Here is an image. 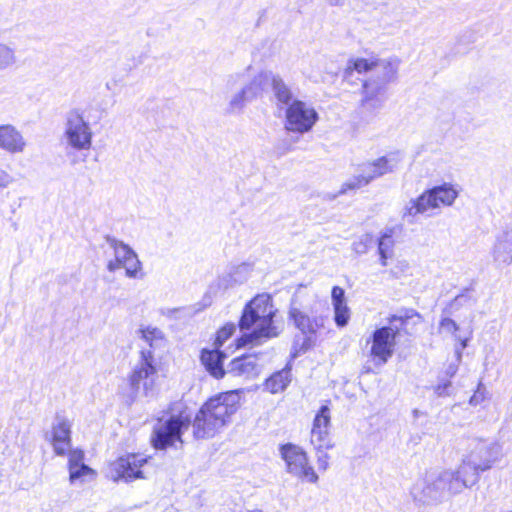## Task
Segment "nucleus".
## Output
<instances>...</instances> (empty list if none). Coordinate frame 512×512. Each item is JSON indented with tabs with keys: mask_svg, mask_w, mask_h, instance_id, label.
Segmentation results:
<instances>
[{
	"mask_svg": "<svg viewBox=\"0 0 512 512\" xmlns=\"http://www.w3.org/2000/svg\"><path fill=\"white\" fill-rule=\"evenodd\" d=\"M331 299L334 308V321L338 327H344L350 319V310L345 299V291L340 286H333Z\"/></svg>",
	"mask_w": 512,
	"mask_h": 512,
	"instance_id": "obj_21",
	"label": "nucleus"
},
{
	"mask_svg": "<svg viewBox=\"0 0 512 512\" xmlns=\"http://www.w3.org/2000/svg\"><path fill=\"white\" fill-rule=\"evenodd\" d=\"M289 315L298 327L303 326L308 321V317L297 308H292Z\"/></svg>",
	"mask_w": 512,
	"mask_h": 512,
	"instance_id": "obj_32",
	"label": "nucleus"
},
{
	"mask_svg": "<svg viewBox=\"0 0 512 512\" xmlns=\"http://www.w3.org/2000/svg\"><path fill=\"white\" fill-rule=\"evenodd\" d=\"M226 354L217 348H204L200 352V362L205 370L215 379H222L226 375L224 360Z\"/></svg>",
	"mask_w": 512,
	"mask_h": 512,
	"instance_id": "obj_16",
	"label": "nucleus"
},
{
	"mask_svg": "<svg viewBox=\"0 0 512 512\" xmlns=\"http://www.w3.org/2000/svg\"><path fill=\"white\" fill-rule=\"evenodd\" d=\"M370 166L372 167V171L370 173H363L355 176L345 184L346 188L355 190L364 187L373 179L392 172L394 168L393 160L389 159L387 156L377 158L370 163Z\"/></svg>",
	"mask_w": 512,
	"mask_h": 512,
	"instance_id": "obj_14",
	"label": "nucleus"
},
{
	"mask_svg": "<svg viewBox=\"0 0 512 512\" xmlns=\"http://www.w3.org/2000/svg\"><path fill=\"white\" fill-rule=\"evenodd\" d=\"M278 450L288 474L302 482L310 484L318 482L317 469H315L308 452L302 446L287 442L280 444Z\"/></svg>",
	"mask_w": 512,
	"mask_h": 512,
	"instance_id": "obj_5",
	"label": "nucleus"
},
{
	"mask_svg": "<svg viewBox=\"0 0 512 512\" xmlns=\"http://www.w3.org/2000/svg\"><path fill=\"white\" fill-rule=\"evenodd\" d=\"M276 309L268 294H257L244 306L238 320L241 331H249L237 337L233 342L234 350L255 347L277 337L280 333L274 323Z\"/></svg>",
	"mask_w": 512,
	"mask_h": 512,
	"instance_id": "obj_1",
	"label": "nucleus"
},
{
	"mask_svg": "<svg viewBox=\"0 0 512 512\" xmlns=\"http://www.w3.org/2000/svg\"><path fill=\"white\" fill-rule=\"evenodd\" d=\"M384 76L379 83L372 80H364L362 83V107L376 108L381 102V96L387 83L393 81L397 76V64L387 61L383 65Z\"/></svg>",
	"mask_w": 512,
	"mask_h": 512,
	"instance_id": "obj_11",
	"label": "nucleus"
},
{
	"mask_svg": "<svg viewBox=\"0 0 512 512\" xmlns=\"http://www.w3.org/2000/svg\"><path fill=\"white\" fill-rule=\"evenodd\" d=\"M65 135L69 144L76 150H88L92 143V132L78 110L70 112Z\"/></svg>",
	"mask_w": 512,
	"mask_h": 512,
	"instance_id": "obj_12",
	"label": "nucleus"
},
{
	"mask_svg": "<svg viewBox=\"0 0 512 512\" xmlns=\"http://www.w3.org/2000/svg\"><path fill=\"white\" fill-rule=\"evenodd\" d=\"M318 120L317 111L301 100L292 101L286 109L285 127L295 133H306Z\"/></svg>",
	"mask_w": 512,
	"mask_h": 512,
	"instance_id": "obj_10",
	"label": "nucleus"
},
{
	"mask_svg": "<svg viewBox=\"0 0 512 512\" xmlns=\"http://www.w3.org/2000/svg\"><path fill=\"white\" fill-rule=\"evenodd\" d=\"M150 455L140 452H127L110 461L107 465L108 477L113 482L130 483L146 479L144 467L151 461Z\"/></svg>",
	"mask_w": 512,
	"mask_h": 512,
	"instance_id": "obj_6",
	"label": "nucleus"
},
{
	"mask_svg": "<svg viewBox=\"0 0 512 512\" xmlns=\"http://www.w3.org/2000/svg\"><path fill=\"white\" fill-rule=\"evenodd\" d=\"M458 196L457 190L450 184L435 186L425 190L412 201L408 214L415 216L429 210L451 205Z\"/></svg>",
	"mask_w": 512,
	"mask_h": 512,
	"instance_id": "obj_8",
	"label": "nucleus"
},
{
	"mask_svg": "<svg viewBox=\"0 0 512 512\" xmlns=\"http://www.w3.org/2000/svg\"><path fill=\"white\" fill-rule=\"evenodd\" d=\"M256 355L243 354L231 360L229 373L234 376L250 375L256 371Z\"/></svg>",
	"mask_w": 512,
	"mask_h": 512,
	"instance_id": "obj_25",
	"label": "nucleus"
},
{
	"mask_svg": "<svg viewBox=\"0 0 512 512\" xmlns=\"http://www.w3.org/2000/svg\"><path fill=\"white\" fill-rule=\"evenodd\" d=\"M422 317L419 312L412 308H403L399 311L398 314L390 315L387 318L389 324L399 323L398 326L393 328L394 330H398V334L400 332L408 333L407 327L410 324H417L421 321Z\"/></svg>",
	"mask_w": 512,
	"mask_h": 512,
	"instance_id": "obj_24",
	"label": "nucleus"
},
{
	"mask_svg": "<svg viewBox=\"0 0 512 512\" xmlns=\"http://www.w3.org/2000/svg\"><path fill=\"white\" fill-rule=\"evenodd\" d=\"M190 424V417L184 411H165L162 416L156 418L149 438L150 445L156 451L182 447L183 434Z\"/></svg>",
	"mask_w": 512,
	"mask_h": 512,
	"instance_id": "obj_3",
	"label": "nucleus"
},
{
	"mask_svg": "<svg viewBox=\"0 0 512 512\" xmlns=\"http://www.w3.org/2000/svg\"><path fill=\"white\" fill-rule=\"evenodd\" d=\"M158 369L154 364L151 351H140V365L135 367L128 376V385L132 393L141 389L145 394L151 392L157 385Z\"/></svg>",
	"mask_w": 512,
	"mask_h": 512,
	"instance_id": "obj_9",
	"label": "nucleus"
},
{
	"mask_svg": "<svg viewBox=\"0 0 512 512\" xmlns=\"http://www.w3.org/2000/svg\"><path fill=\"white\" fill-rule=\"evenodd\" d=\"M272 88L274 90L275 97L279 102L283 104H290L292 100V92L281 78L277 77L272 79Z\"/></svg>",
	"mask_w": 512,
	"mask_h": 512,
	"instance_id": "obj_28",
	"label": "nucleus"
},
{
	"mask_svg": "<svg viewBox=\"0 0 512 512\" xmlns=\"http://www.w3.org/2000/svg\"><path fill=\"white\" fill-rule=\"evenodd\" d=\"M494 462L495 459H489L483 464L464 462L455 472L451 473L448 479V490L452 493H456L472 485L477 481L479 473L489 470Z\"/></svg>",
	"mask_w": 512,
	"mask_h": 512,
	"instance_id": "obj_13",
	"label": "nucleus"
},
{
	"mask_svg": "<svg viewBox=\"0 0 512 512\" xmlns=\"http://www.w3.org/2000/svg\"><path fill=\"white\" fill-rule=\"evenodd\" d=\"M50 443L56 455L64 456L69 453L71 446V425L67 420H61L52 427Z\"/></svg>",
	"mask_w": 512,
	"mask_h": 512,
	"instance_id": "obj_17",
	"label": "nucleus"
},
{
	"mask_svg": "<svg viewBox=\"0 0 512 512\" xmlns=\"http://www.w3.org/2000/svg\"><path fill=\"white\" fill-rule=\"evenodd\" d=\"M14 61L13 51L6 45L0 44V69H4Z\"/></svg>",
	"mask_w": 512,
	"mask_h": 512,
	"instance_id": "obj_31",
	"label": "nucleus"
},
{
	"mask_svg": "<svg viewBox=\"0 0 512 512\" xmlns=\"http://www.w3.org/2000/svg\"><path fill=\"white\" fill-rule=\"evenodd\" d=\"M373 236L370 234H366L363 237L359 238L357 241L353 243V250L356 253H366L370 247L373 245Z\"/></svg>",
	"mask_w": 512,
	"mask_h": 512,
	"instance_id": "obj_30",
	"label": "nucleus"
},
{
	"mask_svg": "<svg viewBox=\"0 0 512 512\" xmlns=\"http://www.w3.org/2000/svg\"><path fill=\"white\" fill-rule=\"evenodd\" d=\"M13 181V177L4 169L0 168V188L7 187Z\"/></svg>",
	"mask_w": 512,
	"mask_h": 512,
	"instance_id": "obj_34",
	"label": "nucleus"
},
{
	"mask_svg": "<svg viewBox=\"0 0 512 512\" xmlns=\"http://www.w3.org/2000/svg\"><path fill=\"white\" fill-rule=\"evenodd\" d=\"M84 452L74 449L68 453L69 480L74 482L77 479L95 478L96 472L84 464Z\"/></svg>",
	"mask_w": 512,
	"mask_h": 512,
	"instance_id": "obj_18",
	"label": "nucleus"
},
{
	"mask_svg": "<svg viewBox=\"0 0 512 512\" xmlns=\"http://www.w3.org/2000/svg\"><path fill=\"white\" fill-rule=\"evenodd\" d=\"M458 331H459L458 325L450 317H443L440 320L439 332L452 335L454 337L455 341H457L459 343L460 348L463 349L467 346V339L457 335Z\"/></svg>",
	"mask_w": 512,
	"mask_h": 512,
	"instance_id": "obj_26",
	"label": "nucleus"
},
{
	"mask_svg": "<svg viewBox=\"0 0 512 512\" xmlns=\"http://www.w3.org/2000/svg\"><path fill=\"white\" fill-rule=\"evenodd\" d=\"M407 267H408V265H407L406 262H404V261L398 262V264L396 265L395 270H390L389 274L392 277H394V278H398V277H400L401 275L404 274V272L407 269Z\"/></svg>",
	"mask_w": 512,
	"mask_h": 512,
	"instance_id": "obj_33",
	"label": "nucleus"
},
{
	"mask_svg": "<svg viewBox=\"0 0 512 512\" xmlns=\"http://www.w3.org/2000/svg\"><path fill=\"white\" fill-rule=\"evenodd\" d=\"M374 373V370L369 365H364L361 369V374L368 375Z\"/></svg>",
	"mask_w": 512,
	"mask_h": 512,
	"instance_id": "obj_36",
	"label": "nucleus"
},
{
	"mask_svg": "<svg viewBox=\"0 0 512 512\" xmlns=\"http://www.w3.org/2000/svg\"><path fill=\"white\" fill-rule=\"evenodd\" d=\"M330 427L331 401L327 400L316 411L310 433V442L318 453L317 465L320 472L326 471L329 467L330 456L325 451L334 447Z\"/></svg>",
	"mask_w": 512,
	"mask_h": 512,
	"instance_id": "obj_4",
	"label": "nucleus"
},
{
	"mask_svg": "<svg viewBox=\"0 0 512 512\" xmlns=\"http://www.w3.org/2000/svg\"><path fill=\"white\" fill-rule=\"evenodd\" d=\"M396 244L395 231L393 228L385 230L377 241V251L381 266L387 267L394 260V247Z\"/></svg>",
	"mask_w": 512,
	"mask_h": 512,
	"instance_id": "obj_22",
	"label": "nucleus"
},
{
	"mask_svg": "<svg viewBox=\"0 0 512 512\" xmlns=\"http://www.w3.org/2000/svg\"><path fill=\"white\" fill-rule=\"evenodd\" d=\"M398 330L391 326L376 328L367 343L370 345L368 356L374 366L385 365L394 355L397 345Z\"/></svg>",
	"mask_w": 512,
	"mask_h": 512,
	"instance_id": "obj_7",
	"label": "nucleus"
},
{
	"mask_svg": "<svg viewBox=\"0 0 512 512\" xmlns=\"http://www.w3.org/2000/svg\"><path fill=\"white\" fill-rule=\"evenodd\" d=\"M291 380V368L286 366L265 379L262 384L263 391L270 394L282 393L290 385Z\"/></svg>",
	"mask_w": 512,
	"mask_h": 512,
	"instance_id": "obj_23",
	"label": "nucleus"
},
{
	"mask_svg": "<svg viewBox=\"0 0 512 512\" xmlns=\"http://www.w3.org/2000/svg\"><path fill=\"white\" fill-rule=\"evenodd\" d=\"M107 267L110 271L124 268L127 276L136 277L141 270V263L135 252L123 245L116 249L115 259L109 261Z\"/></svg>",
	"mask_w": 512,
	"mask_h": 512,
	"instance_id": "obj_15",
	"label": "nucleus"
},
{
	"mask_svg": "<svg viewBox=\"0 0 512 512\" xmlns=\"http://www.w3.org/2000/svg\"><path fill=\"white\" fill-rule=\"evenodd\" d=\"M240 408L236 391H226L209 397L196 412L192 421L195 439L206 440L218 435Z\"/></svg>",
	"mask_w": 512,
	"mask_h": 512,
	"instance_id": "obj_2",
	"label": "nucleus"
},
{
	"mask_svg": "<svg viewBox=\"0 0 512 512\" xmlns=\"http://www.w3.org/2000/svg\"><path fill=\"white\" fill-rule=\"evenodd\" d=\"M236 331V325L232 322L223 324L214 335L213 347L220 350L224 343L230 339Z\"/></svg>",
	"mask_w": 512,
	"mask_h": 512,
	"instance_id": "obj_27",
	"label": "nucleus"
},
{
	"mask_svg": "<svg viewBox=\"0 0 512 512\" xmlns=\"http://www.w3.org/2000/svg\"><path fill=\"white\" fill-rule=\"evenodd\" d=\"M25 141L20 132L12 125H0V148L10 153L24 150Z\"/></svg>",
	"mask_w": 512,
	"mask_h": 512,
	"instance_id": "obj_20",
	"label": "nucleus"
},
{
	"mask_svg": "<svg viewBox=\"0 0 512 512\" xmlns=\"http://www.w3.org/2000/svg\"><path fill=\"white\" fill-rule=\"evenodd\" d=\"M140 333L141 337L151 346L155 341L163 339L161 331L154 327L141 328Z\"/></svg>",
	"mask_w": 512,
	"mask_h": 512,
	"instance_id": "obj_29",
	"label": "nucleus"
},
{
	"mask_svg": "<svg viewBox=\"0 0 512 512\" xmlns=\"http://www.w3.org/2000/svg\"><path fill=\"white\" fill-rule=\"evenodd\" d=\"M380 65V60L377 58H351L347 61V64L342 72V80L344 82L353 83V74H363L370 72Z\"/></svg>",
	"mask_w": 512,
	"mask_h": 512,
	"instance_id": "obj_19",
	"label": "nucleus"
},
{
	"mask_svg": "<svg viewBox=\"0 0 512 512\" xmlns=\"http://www.w3.org/2000/svg\"><path fill=\"white\" fill-rule=\"evenodd\" d=\"M458 303H457V298H455L453 301H451L448 306L446 307V309L444 310L445 313H447L448 315H453L457 310H458Z\"/></svg>",
	"mask_w": 512,
	"mask_h": 512,
	"instance_id": "obj_35",
	"label": "nucleus"
}]
</instances>
